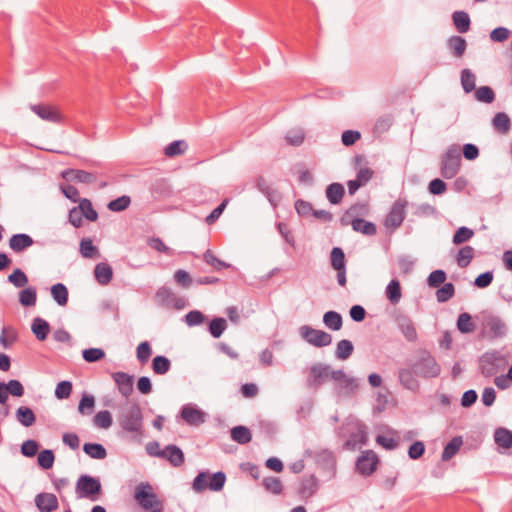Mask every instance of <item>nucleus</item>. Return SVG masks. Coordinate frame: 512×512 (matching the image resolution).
<instances>
[{
    "instance_id": "1",
    "label": "nucleus",
    "mask_w": 512,
    "mask_h": 512,
    "mask_svg": "<svg viewBox=\"0 0 512 512\" xmlns=\"http://www.w3.org/2000/svg\"><path fill=\"white\" fill-rule=\"evenodd\" d=\"M117 423L124 432L131 434L134 439L142 437L144 416L139 403L135 401L126 403L117 416Z\"/></svg>"
},
{
    "instance_id": "2",
    "label": "nucleus",
    "mask_w": 512,
    "mask_h": 512,
    "mask_svg": "<svg viewBox=\"0 0 512 512\" xmlns=\"http://www.w3.org/2000/svg\"><path fill=\"white\" fill-rule=\"evenodd\" d=\"M134 498L141 508L150 512H163V504L149 483H140L135 489Z\"/></svg>"
},
{
    "instance_id": "3",
    "label": "nucleus",
    "mask_w": 512,
    "mask_h": 512,
    "mask_svg": "<svg viewBox=\"0 0 512 512\" xmlns=\"http://www.w3.org/2000/svg\"><path fill=\"white\" fill-rule=\"evenodd\" d=\"M461 162L460 148L458 145H451L442 157L441 175L445 179L453 178L459 171Z\"/></svg>"
},
{
    "instance_id": "4",
    "label": "nucleus",
    "mask_w": 512,
    "mask_h": 512,
    "mask_svg": "<svg viewBox=\"0 0 512 512\" xmlns=\"http://www.w3.org/2000/svg\"><path fill=\"white\" fill-rule=\"evenodd\" d=\"M299 334L308 344L317 348L326 347L332 343V336L329 333L314 329L309 325L301 326Z\"/></svg>"
},
{
    "instance_id": "5",
    "label": "nucleus",
    "mask_w": 512,
    "mask_h": 512,
    "mask_svg": "<svg viewBox=\"0 0 512 512\" xmlns=\"http://www.w3.org/2000/svg\"><path fill=\"white\" fill-rule=\"evenodd\" d=\"M416 375L423 378H435L439 376L441 367L436 359L429 353H425L414 365Z\"/></svg>"
},
{
    "instance_id": "6",
    "label": "nucleus",
    "mask_w": 512,
    "mask_h": 512,
    "mask_svg": "<svg viewBox=\"0 0 512 512\" xmlns=\"http://www.w3.org/2000/svg\"><path fill=\"white\" fill-rule=\"evenodd\" d=\"M331 378L337 383V391L340 395H352L359 387L358 380L348 376L343 370L331 372Z\"/></svg>"
},
{
    "instance_id": "7",
    "label": "nucleus",
    "mask_w": 512,
    "mask_h": 512,
    "mask_svg": "<svg viewBox=\"0 0 512 512\" xmlns=\"http://www.w3.org/2000/svg\"><path fill=\"white\" fill-rule=\"evenodd\" d=\"M479 362L481 373L485 377L496 375L502 368V358L497 352L484 353Z\"/></svg>"
},
{
    "instance_id": "8",
    "label": "nucleus",
    "mask_w": 512,
    "mask_h": 512,
    "mask_svg": "<svg viewBox=\"0 0 512 512\" xmlns=\"http://www.w3.org/2000/svg\"><path fill=\"white\" fill-rule=\"evenodd\" d=\"M407 204V200L403 198H399L394 202L390 212L385 219L386 227L396 229L401 226L406 216L405 209Z\"/></svg>"
},
{
    "instance_id": "9",
    "label": "nucleus",
    "mask_w": 512,
    "mask_h": 512,
    "mask_svg": "<svg viewBox=\"0 0 512 512\" xmlns=\"http://www.w3.org/2000/svg\"><path fill=\"white\" fill-rule=\"evenodd\" d=\"M379 458L373 450L363 451L357 458L356 470L363 476L371 475L377 468Z\"/></svg>"
},
{
    "instance_id": "10",
    "label": "nucleus",
    "mask_w": 512,
    "mask_h": 512,
    "mask_svg": "<svg viewBox=\"0 0 512 512\" xmlns=\"http://www.w3.org/2000/svg\"><path fill=\"white\" fill-rule=\"evenodd\" d=\"M333 370L330 369V366L323 363H315L310 367V376L307 379V385L310 388H318L320 387L324 380L330 376Z\"/></svg>"
},
{
    "instance_id": "11",
    "label": "nucleus",
    "mask_w": 512,
    "mask_h": 512,
    "mask_svg": "<svg viewBox=\"0 0 512 512\" xmlns=\"http://www.w3.org/2000/svg\"><path fill=\"white\" fill-rule=\"evenodd\" d=\"M75 492L78 498L94 500L96 498V478L81 475L76 483Z\"/></svg>"
},
{
    "instance_id": "12",
    "label": "nucleus",
    "mask_w": 512,
    "mask_h": 512,
    "mask_svg": "<svg viewBox=\"0 0 512 512\" xmlns=\"http://www.w3.org/2000/svg\"><path fill=\"white\" fill-rule=\"evenodd\" d=\"M397 328L408 342H416L418 339L417 330L412 319L405 314L395 316Z\"/></svg>"
},
{
    "instance_id": "13",
    "label": "nucleus",
    "mask_w": 512,
    "mask_h": 512,
    "mask_svg": "<svg viewBox=\"0 0 512 512\" xmlns=\"http://www.w3.org/2000/svg\"><path fill=\"white\" fill-rule=\"evenodd\" d=\"M30 108L42 120L53 123H59L62 120V115L55 106L49 104H35L31 105Z\"/></svg>"
},
{
    "instance_id": "14",
    "label": "nucleus",
    "mask_w": 512,
    "mask_h": 512,
    "mask_svg": "<svg viewBox=\"0 0 512 512\" xmlns=\"http://www.w3.org/2000/svg\"><path fill=\"white\" fill-rule=\"evenodd\" d=\"M182 419L191 426H199L205 422V413L191 404H185L180 411Z\"/></svg>"
},
{
    "instance_id": "15",
    "label": "nucleus",
    "mask_w": 512,
    "mask_h": 512,
    "mask_svg": "<svg viewBox=\"0 0 512 512\" xmlns=\"http://www.w3.org/2000/svg\"><path fill=\"white\" fill-rule=\"evenodd\" d=\"M111 377L117 385L119 393L123 397H129L133 392L134 377L125 372H113Z\"/></svg>"
},
{
    "instance_id": "16",
    "label": "nucleus",
    "mask_w": 512,
    "mask_h": 512,
    "mask_svg": "<svg viewBox=\"0 0 512 512\" xmlns=\"http://www.w3.org/2000/svg\"><path fill=\"white\" fill-rule=\"evenodd\" d=\"M35 504L40 512H52L58 508V499L51 493H39L35 497Z\"/></svg>"
},
{
    "instance_id": "17",
    "label": "nucleus",
    "mask_w": 512,
    "mask_h": 512,
    "mask_svg": "<svg viewBox=\"0 0 512 512\" xmlns=\"http://www.w3.org/2000/svg\"><path fill=\"white\" fill-rule=\"evenodd\" d=\"M161 458L169 461L174 467L181 466L185 460L183 451L174 444L167 445L162 449Z\"/></svg>"
},
{
    "instance_id": "18",
    "label": "nucleus",
    "mask_w": 512,
    "mask_h": 512,
    "mask_svg": "<svg viewBox=\"0 0 512 512\" xmlns=\"http://www.w3.org/2000/svg\"><path fill=\"white\" fill-rule=\"evenodd\" d=\"M34 243L31 236L24 233L14 234L9 239V247L15 253H21Z\"/></svg>"
},
{
    "instance_id": "19",
    "label": "nucleus",
    "mask_w": 512,
    "mask_h": 512,
    "mask_svg": "<svg viewBox=\"0 0 512 512\" xmlns=\"http://www.w3.org/2000/svg\"><path fill=\"white\" fill-rule=\"evenodd\" d=\"M368 213V206L363 203H356L349 207L345 214L341 217V224L349 225L352 219L361 218Z\"/></svg>"
},
{
    "instance_id": "20",
    "label": "nucleus",
    "mask_w": 512,
    "mask_h": 512,
    "mask_svg": "<svg viewBox=\"0 0 512 512\" xmlns=\"http://www.w3.org/2000/svg\"><path fill=\"white\" fill-rule=\"evenodd\" d=\"M485 328L488 330L491 338H499L506 333L505 324L498 317L494 316H489L485 320Z\"/></svg>"
},
{
    "instance_id": "21",
    "label": "nucleus",
    "mask_w": 512,
    "mask_h": 512,
    "mask_svg": "<svg viewBox=\"0 0 512 512\" xmlns=\"http://www.w3.org/2000/svg\"><path fill=\"white\" fill-rule=\"evenodd\" d=\"M349 224L355 232H359L366 236H374L377 233L376 225L362 218L352 219Z\"/></svg>"
},
{
    "instance_id": "22",
    "label": "nucleus",
    "mask_w": 512,
    "mask_h": 512,
    "mask_svg": "<svg viewBox=\"0 0 512 512\" xmlns=\"http://www.w3.org/2000/svg\"><path fill=\"white\" fill-rule=\"evenodd\" d=\"M62 177L67 181H75L80 183H91L94 179L93 174L83 170L68 169L62 172Z\"/></svg>"
},
{
    "instance_id": "23",
    "label": "nucleus",
    "mask_w": 512,
    "mask_h": 512,
    "mask_svg": "<svg viewBox=\"0 0 512 512\" xmlns=\"http://www.w3.org/2000/svg\"><path fill=\"white\" fill-rule=\"evenodd\" d=\"M325 194H326L327 200L331 204L337 205V204L341 203V201L345 195V189L342 184L334 182V183L329 184L326 187Z\"/></svg>"
},
{
    "instance_id": "24",
    "label": "nucleus",
    "mask_w": 512,
    "mask_h": 512,
    "mask_svg": "<svg viewBox=\"0 0 512 512\" xmlns=\"http://www.w3.org/2000/svg\"><path fill=\"white\" fill-rule=\"evenodd\" d=\"M31 330L37 340L44 341L47 339V336L50 332V325L41 317H36L32 321Z\"/></svg>"
},
{
    "instance_id": "25",
    "label": "nucleus",
    "mask_w": 512,
    "mask_h": 512,
    "mask_svg": "<svg viewBox=\"0 0 512 512\" xmlns=\"http://www.w3.org/2000/svg\"><path fill=\"white\" fill-rule=\"evenodd\" d=\"M318 490V481L313 475L302 480L298 489L301 498H310Z\"/></svg>"
},
{
    "instance_id": "26",
    "label": "nucleus",
    "mask_w": 512,
    "mask_h": 512,
    "mask_svg": "<svg viewBox=\"0 0 512 512\" xmlns=\"http://www.w3.org/2000/svg\"><path fill=\"white\" fill-rule=\"evenodd\" d=\"M493 128L500 134H507L511 129V120L505 112H498L492 119Z\"/></svg>"
},
{
    "instance_id": "27",
    "label": "nucleus",
    "mask_w": 512,
    "mask_h": 512,
    "mask_svg": "<svg viewBox=\"0 0 512 512\" xmlns=\"http://www.w3.org/2000/svg\"><path fill=\"white\" fill-rule=\"evenodd\" d=\"M447 46L455 57L460 58L466 51L467 42L461 36H451L447 41Z\"/></svg>"
},
{
    "instance_id": "28",
    "label": "nucleus",
    "mask_w": 512,
    "mask_h": 512,
    "mask_svg": "<svg viewBox=\"0 0 512 512\" xmlns=\"http://www.w3.org/2000/svg\"><path fill=\"white\" fill-rule=\"evenodd\" d=\"M463 444L461 436L453 437L444 447L441 459L442 461H448L454 457Z\"/></svg>"
},
{
    "instance_id": "29",
    "label": "nucleus",
    "mask_w": 512,
    "mask_h": 512,
    "mask_svg": "<svg viewBox=\"0 0 512 512\" xmlns=\"http://www.w3.org/2000/svg\"><path fill=\"white\" fill-rule=\"evenodd\" d=\"M414 374V369L411 370L408 368H402L398 373L400 383L409 390H415L418 388V382Z\"/></svg>"
},
{
    "instance_id": "30",
    "label": "nucleus",
    "mask_w": 512,
    "mask_h": 512,
    "mask_svg": "<svg viewBox=\"0 0 512 512\" xmlns=\"http://www.w3.org/2000/svg\"><path fill=\"white\" fill-rule=\"evenodd\" d=\"M452 20L455 28L460 33H466L470 29V17L464 11H455L452 14Z\"/></svg>"
},
{
    "instance_id": "31",
    "label": "nucleus",
    "mask_w": 512,
    "mask_h": 512,
    "mask_svg": "<svg viewBox=\"0 0 512 512\" xmlns=\"http://www.w3.org/2000/svg\"><path fill=\"white\" fill-rule=\"evenodd\" d=\"M494 441L495 443L505 449H509L512 447V431L500 427L497 428L494 432Z\"/></svg>"
},
{
    "instance_id": "32",
    "label": "nucleus",
    "mask_w": 512,
    "mask_h": 512,
    "mask_svg": "<svg viewBox=\"0 0 512 512\" xmlns=\"http://www.w3.org/2000/svg\"><path fill=\"white\" fill-rule=\"evenodd\" d=\"M323 323L328 329L338 331L343 325L342 316L336 311H328L323 315Z\"/></svg>"
},
{
    "instance_id": "33",
    "label": "nucleus",
    "mask_w": 512,
    "mask_h": 512,
    "mask_svg": "<svg viewBox=\"0 0 512 512\" xmlns=\"http://www.w3.org/2000/svg\"><path fill=\"white\" fill-rule=\"evenodd\" d=\"M385 294L390 303H399L402 297L400 282L397 279H392L386 287Z\"/></svg>"
},
{
    "instance_id": "34",
    "label": "nucleus",
    "mask_w": 512,
    "mask_h": 512,
    "mask_svg": "<svg viewBox=\"0 0 512 512\" xmlns=\"http://www.w3.org/2000/svg\"><path fill=\"white\" fill-rule=\"evenodd\" d=\"M51 295L59 306H65L68 302V289L62 283H57L51 287Z\"/></svg>"
},
{
    "instance_id": "35",
    "label": "nucleus",
    "mask_w": 512,
    "mask_h": 512,
    "mask_svg": "<svg viewBox=\"0 0 512 512\" xmlns=\"http://www.w3.org/2000/svg\"><path fill=\"white\" fill-rule=\"evenodd\" d=\"M354 351V346L350 340H340L336 345L335 357L338 360L348 359Z\"/></svg>"
},
{
    "instance_id": "36",
    "label": "nucleus",
    "mask_w": 512,
    "mask_h": 512,
    "mask_svg": "<svg viewBox=\"0 0 512 512\" xmlns=\"http://www.w3.org/2000/svg\"><path fill=\"white\" fill-rule=\"evenodd\" d=\"M231 438L233 441L244 445L251 441L252 435L247 427L240 425L231 429Z\"/></svg>"
},
{
    "instance_id": "37",
    "label": "nucleus",
    "mask_w": 512,
    "mask_h": 512,
    "mask_svg": "<svg viewBox=\"0 0 512 512\" xmlns=\"http://www.w3.org/2000/svg\"><path fill=\"white\" fill-rule=\"evenodd\" d=\"M330 264L334 270H344V268H346V259L342 248L334 247L331 250Z\"/></svg>"
},
{
    "instance_id": "38",
    "label": "nucleus",
    "mask_w": 512,
    "mask_h": 512,
    "mask_svg": "<svg viewBox=\"0 0 512 512\" xmlns=\"http://www.w3.org/2000/svg\"><path fill=\"white\" fill-rule=\"evenodd\" d=\"M16 418L25 427L32 426L36 421V417L32 409L25 406H21L17 409Z\"/></svg>"
},
{
    "instance_id": "39",
    "label": "nucleus",
    "mask_w": 512,
    "mask_h": 512,
    "mask_svg": "<svg viewBox=\"0 0 512 512\" xmlns=\"http://www.w3.org/2000/svg\"><path fill=\"white\" fill-rule=\"evenodd\" d=\"M37 291L36 288L30 286L19 292V302L24 307H31L36 304Z\"/></svg>"
},
{
    "instance_id": "40",
    "label": "nucleus",
    "mask_w": 512,
    "mask_h": 512,
    "mask_svg": "<svg viewBox=\"0 0 512 512\" xmlns=\"http://www.w3.org/2000/svg\"><path fill=\"white\" fill-rule=\"evenodd\" d=\"M456 325L457 329L463 334L472 333L475 330V324L472 321V316L467 312L461 313L458 316Z\"/></svg>"
},
{
    "instance_id": "41",
    "label": "nucleus",
    "mask_w": 512,
    "mask_h": 512,
    "mask_svg": "<svg viewBox=\"0 0 512 512\" xmlns=\"http://www.w3.org/2000/svg\"><path fill=\"white\" fill-rule=\"evenodd\" d=\"M171 368V361L162 355H158L152 360V370L157 375L166 374Z\"/></svg>"
},
{
    "instance_id": "42",
    "label": "nucleus",
    "mask_w": 512,
    "mask_h": 512,
    "mask_svg": "<svg viewBox=\"0 0 512 512\" xmlns=\"http://www.w3.org/2000/svg\"><path fill=\"white\" fill-rule=\"evenodd\" d=\"M474 252H475V250L472 246L466 245V246L462 247L459 250L457 257H456V262H457L458 266L461 268L467 267L474 257Z\"/></svg>"
},
{
    "instance_id": "43",
    "label": "nucleus",
    "mask_w": 512,
    "mask_h": 512,
    "mask_svg": "<svg viewBox=\"0 0 512 512\" xmlns=\"http://www.w3.org/2000/svg\"><path fill=\"white\" fill-rule=\"evenodd\" d=\"M455 294V286L452 283H444L436 291V299L439 303L449 301Z\"/></svg>"
},
{
    "instance_id": "44",
    "label": "nucleus",
    "mask_w": 512,
    "mask_h": 512,
    "mask_svg": "<svg viewBox=\"0 0 512 512\" xmlns=\"http://www.w3.org/2000/svg\"><path fill=\"white\" fill-rule=\"evenodd\" d=\"M476 77L470 69H463L461 71V86L465 93H470L475 90Z\"/></svg>"
},
{
    "instance_id": "45",
    "label": "nucleus",
    "mask_w": 512,
    "mask_h": 512,
    "mask_svg": "<svg viewBox=\"0 0 512 512\" xmlns=\"http://www.w3.org/2000/svg\"><path fill=\"white\" fill-rule=\"evenodd\" d=\"M187 148L188 145L184 140H176L168 144L164 151L166 156L174 157L183 154Z\"/></svg>"
},
{
    "instance_id": "46",
    "label": "nucleus",
    "mask_w": 512,
    "mask_h": 512,
    "mask_svg": "<svg viewBox=\"0 0 512 512\" xmlns=\"http://www.w3.org/2000/svg\"><path fill=\"white\" fill-rule=\"evenodd\" d=\"M368 442V432L365 425L359 426L358 430L353 433L347 441V445L356 446L357 444L366 445Z\"/></svg>"
},
{
    "instance_id": "47",
    "label": "nucleus",
    "mask_w": 512,
    "mask_h": 512,
    "mask_svg": "<svg viewBox=\"0 0 512 512\" xmlns=\"http://www.w3.org/2000/svg\"><path fill=\"white\" fill-rule=\"evenodd\" d=\"M113 278V269L108 263H98V283L107 285Z\"/></svg>"
},
{
    "instance_id": "48",
    "label": "nucleus",
    "mask_w": 512,
    "mask_h": 512,
    "mask_svg": "<svg viewBox=\"0 0 512 512\" xmlns=\"http://www.w3.org/2000/svg\"><path fill=\"white\" fill-rule=\"evenodd\" d=\"M475 99L482 103L490 104L495 100V93L489 86H481L475 90Z\"/></svg>"
},
{
    "instance_id": "49",
    "label": "nucleus",
    "mask_w": 512,
    "mask_h": 512,
    "mask_svg": "<svg viewBox=\"0 0 512 512\" xmlns=\"http://www.w3.org/2000/svg\"><path fill=\"white\" fill-rule=\"evenodd\" d=\"M447 279V274L444 270L438 269L434 270L427 277V285L430 288H438L440 285L444 284Z\"/></svg>"
},
{
    "instance_id": "50",
    "label": "nucleus",
    "mask_w": 512,
    "mask_h": 512,
    "mask_svg": "<svg viewBox=\"0 0 512 512\" xmlns=\"http://www.w3.org/2000/svg\"><path fill=\"white\" fill-rule=\"evenodd\" d=\"M227 328V322L224 318H214L209 324V333L214 338H219Z\"/></svg>"
},
{
    "instance_id": "51",
    "label": "nucleus",
    "mask_w": 512,
    "mask_h": 512,
    "mask_svg": "<svg viewBox=\"0 0 512 512\" xmlns=\"http://www.w3.org/2000/svg\"><path fill=\"white\" fill-rule=\"evenodd\" d=\"M209 478L210 474L208 472H200L193 480V490L197 493H201L206 489H209Z\"/></svg>"
},
{
    "instance_id": "52",
    "label": "nucleus",
    "mask_w": 512,
    "mask_h": 512,
    "mask_svg": "<svg viewBox=\"0 0 512 512\" xmlns=\"http://www.w3.org/2000/svg\"><path fill=\"white\" fill-rule=\"evenodd\" d=\"M262 485L266 489V491L271 492L275 495H278L282 492L283 486L282 482L278 477H265L262 481Z\"/></svg>"
},
{
    "instance_id": "53",
    "label": "nucleus",
    "mask_w": 512,
    "mask_h": 512,
    "mask_svg": "<svg viewBox=\"0 0 512 512\" xmlns=\"http://www.w3.org/2000/svg\"><path fill=\"white\" fill-rule=\"evenodd\" d=\"M151 355L152 348L149 342L144 341L137 346L136 357L139 363H141L142 365L146 364L149 361Z\"/></svg>"
},
{
    "instance_id": "54",
    "label": "nucleus",
    "mask_w": 512,
    "mask_h": 512,
    "mask_svg": "<svg viewBox=\"0 0 512 512\" xmlns=\"http://www.w3.org/2000/svg\"><path fill=\"white\" fill-rule=\"evenodd\" d=\"M77 209L81 212V216H84L86 219L90 221H96V210L93 208V205L90 200H80Z\"/></svg>"
},
{
    "instance_id": "55",
    "label": "nucleus",
    "mask_w": 512,
    "mask_h": 512,
    "mask_svg": "<svg viewBox=\"0 0 512 512\" xmlns=\"http://www.w3.org/2000/svg\"><path fill=\"white\" fill-rule=\"evenodd\" d=\"M226 482V475L224 472L218 471L209 478V489L211 491H221Z\"/></svg>"
},
{
    "instance_id": "56",
    "label": "nucleus",
    "mask_w": 512,
    "mask_h": 512,
    "mask_svg": "<svg viewBox=\"0 0 512 512\" xmlns=\"http://www.w3.org/2000/svg\"><path fill=\"white\" fill-rule=\"evenodd\" d=\"M474 236V231L468 227L462 226L455 232L452 242L455 245H460Z\"/></svg>"
},
{
    "instance_id": "57",
    "label": "nucleus",
    "mask_w": 512,
    "mask_h": 512,
    "mask_svg": "<svg viewBox=\"0 0 512 512\" xmlns=\"http://www.w3.org/2000/svg\"><path fill=\"white\" fill-rule=\"evenodd\" d=\"M8 281L17 288H22L28 283L27 275L19 268H16L12 274L8 276Z\"/></svg>"
},
{
    "instance_id": "58",
    "label": "nucleus",
    "mask_w": 512,
    "mask_h": 512,
    "mask_svg": "<svg viewBox=\"0 0 512 512\" xmlns=\"http://www.w3.org/2000/svg\"><path fill=\"white\" fill-rule=\"evenodd\" d=\"M130 203H131L130 197L123 195L121 197H118L117 199L110 201L107 204V207L111 211L121 212V211L125 210L126 208H128Z\"/></svg>"
},
{
    "instance_id": "59",
    "label": "nucleus",
    "mask_w": 512,
    "mask_h": 512,
    "mask_svg": "<svg viewBox=\"0 0 512 512\" xmlns=\"http://www.w3.org/2000/svg\"><path fill=\"white\" fill-rule=\"evenodd\" d=\"M55 456L52 450L45 449L38 454V465L43 469H50L54 464Z\"/></svg>"
},
{
    "instance_id": "60",
    "label": "nucleus",
    "mask_w": 512,
    "mask_h": 512,
    "mask_svg": "<svg viewBox=\"0 0 512 512\" xmlns=\"http://www.w3.org/2000/svg\"><path fill=\"white\" fill-rule=\"evenodd\" d=\"M95 406V398L92 395H84L78 405V411L83 414H91Z\"/></svg>"
},
{
    "instance_id": "61",
    "label": "nucleus",
    "mask_w": 512,
    "mask_h": 512,
    "mask_svg": "<svg viewBox=\"0 0 512 512\" xmlns=\"http://www.w3.org/2000/svg\"><path fill=\"white\" fill-rule=\"evenodd\" d=\"M316 460L326 468H333L335 466V458L331 451L322 450L316 454Z\"/></svg>"
},
{
    "instance_id": "62",
    "label": "nucleus",
    "mask_w": 512,
    "mask_h": 512,
    "mask_svg": "<svg viewBox=\"0 0 512 512\" xmlns=\"http://www.w3.org/2000/svg\"><path fill=\"white\" fill-rule=\"evenodd\" d=\"M393 123V117L391 115H384L379 117L374 125V132L382 134L389 130Z\"/></svg>"
},
{
    "instance_id": "63",
    "label": "nucleus",
    "mask_w": 512,
    "mask_h": 512,
    "mask_svg": "<svg viewBox=\"0 0 512 512\" xmlns=\"http://www.w3.org/2000/svg\"><path fill=\"white\" fill-rule=\"evenodd\" d=\"M204 261L214 267L216 270L228 268L230 265L220 259H218L210 250H207L203 255Z\"/></svg>"
},
{
    "instance_id": "64",
    "label": "nucleus",
    "mask_w": 512,
    "mask_h": 512,
    "mask_svg": "<svg viewBox=\"0 0 512 512\" xmlns=\"http://www.w3.org/2000/svg\"><path fill=\"white\" fill-rule=\"evenodd\" d=\"M204 320V314L198 310H192L185 315V322L189 327L200 325Z\"/></svg>"
}]
</instances>
